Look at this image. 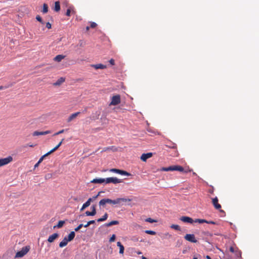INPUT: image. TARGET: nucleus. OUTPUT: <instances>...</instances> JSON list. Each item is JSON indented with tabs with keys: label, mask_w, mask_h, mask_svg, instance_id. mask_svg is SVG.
I'll use <instances>...</instances> for the list:
<instances>
[{
	"label": "nucleus",
	"mask_w": 259,
	"mask_h": 259,
	"mask_svg": "<svg viewBox=\"0 0 259 259\" xmlns=\"http://www.w3.org/2000/svg\"><path fill=\"white\" fill-rule=\"evenodd\" d=\"M219 200L217 197H215L212 199V203L214 208L216 209H220L221 208V205L219 203Z\"/></svg>",
	"instance_id": "9"
},
{
	"label": "nucleus",
	"mask_w": 259,
	"mask_h": 259,
	"mask_svg": "<svg viewBox=\"0 0 259 259\" xmlns=\"http://www.w3.org/2000/svg\"><path fill=\"white\" fill-rule=\"evenodd\" d=\"M28 146H29V147H34V145H33V144H31V145H28Z\"/></svg>",
	"instance_id": "53"
},
{
	"label": "nucleus",
	"mask_w": 259,
	"mask_h": 259,
	"mask_svg": "<svg viewBox=\"0 0 259 259\" xmlns=\"http://www.w3.org/2000/svg\"><path fill=\"white\" fill-rule=\"evenodd\" d=\"M46 27L48 29H51L52 27V25L50 22H47L46 23Z\"/></svg>",
	"instance_id": "42"
},
{
	"label": "nucleus",
	"mask_w": 259,
	"mask_h": 259,
	"mask_svg": "<svg viewBox=\"0 0 259 259\" xmlns=\"http://www.w3.org/2000/svg\"><path fill=\"white\" fill-rule=\"evenodd\" d=\"M91 67L94 68L96 69H104L106 68V66L102 64H92L91 65Z\"/></svg>",
	"instance_id": "16"
},
{
	"label": "nucleus",
	"mask_w": 259,
	"mask_h": 259,
	"mask_svg": "<svg viewBox=\"0 0 259 259\" xmlns=\"http://www.w3.org/2000/svg\"><path fill=\"white\" fill-rule=\"evenodd\" d=\"M145 221L147 222H149V223H153L154 222H156V221L150 218H147L145 220Z\"/></svg>",
	"instance_id": "37"
},
{
	"label": "nucleus",
	"mask_w": 259,
	"mask_h": 259,
	"mask_svg": "<svg viewBox=\"0 0 259 259\" xmlns=\"http://www.w3.org/2000/svg\"><path fill=\"white\" fill-rule=\"evenodd\" d=\"M195 223H198L200 224L206 223L207 224H213V225L216 224V223L213 221H207L204 219H195Z\"/></svg>",
	"instance_id": "12"
},
{
	"label": "nucleus",
	"mask_w": 259,
	"mask_h": 259,
	"mask_svg": "<svg viewBox=\"0 0 259 259\" xmlns=\"http://www.w3.org/2000/svg\"><path fill=\"white\" fill-rule=\"evenodd\" d=\"M93 201V199L92 198H90L87 201V202H88V203L90 205L91 202Z\"/></svg>",
	"instance_id": "45"
},
{
	"label": "nucleus",
	"mask_w": 259,
	"mask_h": 259,
	"mask_svg": "<svg viewBox=\"0 0 259 259\" xmlns=\"http://www.w3.org/2000/svg\"><path fill=\"white\" fill-rule=\"evenodd\" d=\"M92 211H87L85 212V214L87 216H94L96 214V207L95 205H93L91 207Z\"/></svg>",
	"instance_id": "11"
},
{
	"label": "nucleus",
	"mask_w": 259,
	"mask_h": 259,
	"mask_svg": "<svg viewBox=\"0 0 259 259\" xmlns=\"http://www.w3.org/2000/svg\"><path fill=\"white\" fill-rule=\"evenodd\" d=\"M131 200L130 199H126L124 198H118L115 200H112L109 198L106 199H102L101 200L99 203L100 206H103L104 207L105 204H110L112 205H115V204H119L121 202H126L127 201L130 202Z\"/></svg>",
	"instance_id": "1"
},
{
	"label": "nucleus",
	"mask_w": 259,
	"mask_h": 259,
	"mask_svg": "<svg viewBox=\"0 0 259 259\" xmlns=\"http://www.w3.org/2000/svg\"><path fill=\"white\" fill-rule=\"evenodd\" d=\"M220 212H225L223 210H220Z\"/></svg>",
	"instance_id": "56"
},
{
	"label": "nucleus",
	"mask_w": 259,
	"mask_h": 259,
	"mask_svg": "<svg viewBox=\"0 0 259 259\" xmlns=\"http://www.w3.org/2000/svg\"><path fill=\"white\" fill-rule=\"evenodd\" d=\"M48 176H51V175H50V174H48Z\"/></svg>",
	"instance_id": "58"
},
{
	"label": "nucleus",
	"mask_w": 259,
	"mask_h": 259,
	"mask_svg": "<svg viewBox=\"0 0 259 259\" xmlns=\"http://www.w3.org/2000/svg\"><path fill=\"white\" fill-rule=\"evenodd\" d=\"M65 56L63 55H58L54 58V60L56 62H59L61 61L62 60H63L65 58Z\"/></svg>",
	"instance_id": "23"
},
{
	"label": "nucleus",
	"mask_w": 259,
	"mask_h": 259,
	"mask_svg": "<svg viewBox=\"0 0 259 259\" xmlns=\"http://www.w3.org/2000/svg\"><path fill=\"white\" fill-rule=\"evenodd\" d=\"M109 171L110 172H115V173H116L118 174H120L121 175H124V176H131V174L127 172V171L123 170H120L119 169L112 168V169H110L109 170Z\"/></svg>",
	"instance_id": "6"
},
{
	"label": "nucleus",
	"mask_w": 259,
	"mask_h": 259,
	"mask_svg": "<svg viewBox=\"0 0 259 259\" xmlns=\"http://www.w3.org/2000/svg\"><path fill=\"white\" fill-rule=\"evenodd\" d=\"M90 205L88 203V202H85L82 206V207L80 209V211L83 210L85 208L89 206Z\"/></svg>",
	"instance_id": "34"
},
{
	"label": "nucleus",
	"mask_w": 259,
	"mask_h": 259,
	"mask_svg": "<svg viewBox=\"0 0 259 259\" xmlns=\"http://www.w3.org/2000/svg\"><path fill=\"white\" fill-rule=\"evenodd\" d=\"M119 224V222L117 221H112L106 224V227H110L113 225H118Z\"/></svg>",
	"instance_id": "27"
},
{
	"label": "nucleus",
	"mask_w": 259,
	"mask_h": 259,
	"mask_svg": "<svg viewBox=\"0 0 259 259\" xmlns=\"http://www.w3.org/2000/svg\"><path fill=\"white\" fill-rule=\"evenodd\" d=\"M172 169L173 171L177 170L181 172H183L184 173H187L188 172L190 171V170H184V168L180 165H172Z\"/></svg>",
	"instance_id": "10"
},
{
	"label": "nucleus",
	"mask_w": 259,
	"mask_h": 259,
	"mask_svg": "<svg viewBox=\"0 0 259 259\" xmlns=\"http://www.w3.org/2000/svg\"><path fill=\"white\" fill-rule=\"evenodd\" d=\"M117 245L119 247V253L123 254L124 253V247L120 242H117Z\"/></svg>",
	"instance_id": "21"
},
{
	"label": "nucleus",
	"mask_w": 259,
	"mask_h": 259,
	"mask_svg": "<svg viewBox=\"0 0 259 259\" xmlns=\"http://www.w3.org/2000/svg\"><path fill=\"white\" fill-rule=\"evenodd\" d=\"M193 259H197V257H194Z\"/></svg>",
	"instance_id": "57"
},
{
	"label": "nucleus",
	"mask_w": 259,
	"mask_h": 259,
	"mask_svg": "<svg viewBox=\"0 0 259 259\" xmlns=\"http://www.w3.org/2000/svg\"><path fill=\"white\" fill-rule=\"evenodd\" d=\"M50 133H51V131H46L45 132L35 131L32 135L33 136H37L40 135H45Z\"/></svg>",
	"instance_id": "13"
},
{
	"label": "nucleus",
	"mask_w": 259,
	"mask_h": 259,
	"mask_svg": "<svg viewBox=\"0 0 259 259\" xmlns=\"http://www.w3.org/2000/svg\"><path fill=\"white\" fill-rule=\"evenodd\" d=\"M145 233L148 234L154 235L156 234V232L151 230H146Z\"/></svg>",
	"instance_id": "35"
},
{
	"label": "nucleus",
	"mask_w": 259,
	"mask_h": 259,
	"mask_svg": "<svg viewBox=\"0 0 259 259\" xmlns=\"http://www.w3.org/2000/svg\"><path fill=\"white\" fill-rule=\"evenodd\" d=\"M97 24L95 22H92L91 23L90 27L92 28H94L97 26Z\"/></svg>",
	"instance_id": "41"
},
{
	"label": "nucleus",
	"mask_w": 259,
	"mask_h": 259,
	"mask_svg": "<svg viewBox=\"0 0 259 259\" xmlns=\"http://www.w3.org/2000/svg\"><path fill=\"white\" fill-rule=\"evenodd\" d=\"M121 102L120 96L119 95H115L112 97L111 102L110 103V105H117L119 104Z\"/></svg>",
	"instance_id": "5"
},
{
	"label": "nucleus",
	"mask_w": 259,
	"mask_h": 259,
	"mask_svg": "<svg viewBox=\"0 0 259 259\" xmlns=\"http://www.w3.org/2000/svg\"><path fill=\"white\" fill-rule=\"evenodd\" d=\"M90 27H89V26H87V27H86V30H87V31H88V30L90 29Z\"/></svg>",
	"instance_id": "51"
},
{
	"label": "nucleus",
	"mask_w": 259,
	"mask_h": 259,
	"mask_svg": "<svg viewBox=\"0 0 259 259\" xmlns=\"http://www.w3.org/2000/svg\"><path fill=\"white\" fill-rule=\"evenodd\" d=\"M206 258L207 259H211V257H210L209 256H208V255H207V256H206Z\"/></svg>",
	"instance_id": "52"
},
{
	"label": "nucleus",
	"mask_w": 259,
	"mask_h": 259,
	"mask_svg": "<svg viewBox=\"0 0 259 259\" xmlns=\"http://www.w3.org/2000/svg\"><path fill=\"white\" fill-rule=\"evenodd\" d=\"M8 87L0 86V90L7 89Z\"/></svg>",
	"instance_id": "47"
},
{
	"label": "nucleus",
	"mask_w": 259,
	"mask_h": 259,
	"mask_svg": "<svg viewBox=\"0 0 259 259\" xmlns=\"http://www.w3.org/2000/svg\"><path fill=\"white\" fill-rule=\"evenodd\" d=\"M180 220L184 223H188L190 224L195 223V220H193L192 218L187 216H183L180 218Z\"/></svg>",
	"instance_id": "8"
},
{
	"label": "nucleus",
	"mask_w": 259,
	"mask_h": 259,
	"mask_svg": "<svg viewBox=\"0 0 259 259\" xmlns=\"http://www.w3.org/2000/svg\"><path fill=\"white\" fill-rule=\"evenodd\" d=\"M115 238H116V236L115 234H113L112 235V236L110 237V238L109 239V242H114L115 240Z\"/></svg>",
	"instance_id": "38"
},
{
	"label": "nucleus",
	"mask_w": 259,
	"mask_h": 259,
	"mask_svg": "<svg viewBox=\"0 0 259 259\" xmlns=\"http://www.w3.org/2000/svg\"><path fill=\"white\" fill-rule=\"evenodd\" d=\"M50 154H51V153H50V152H48V153L42 156L38 161V163H40L42 161L45 157H46V156H48Z\"/></svg>",
	"instance_id": "32"
},
{
	"label": "nucleus",
	"mask_w": 259,
	"mask_h": 259,
	"mask_svg": "<svg viewBox=\"0 0 259 259\" xmlns=\"http://www.w3.org/2000/svg\"><path fill=\"white\" fill-rule=\"evenodd\" d=\"M105 183L106 184H109L110 183H113V184H117V183H120L122 182V180L118 179L117 178L114 177H111V178H107L106 179H105Z\"/></svg>",
	"instance_id": "4"
},
{
	"label": "nucleus",
	"mask_w": 259,
	"mask_h": 259,
	"mask_svg": "<svg viewBox=\"0 0 259 259\" xmlns=\"http://www.w3.org/2000/svg\"><path fill=\"white\" fill-rule=\"evenodd\" d=\"M59 234L58 233H54L53 234L50 235L48 239V241L52 243L53 242L55 239L58 238L59 237Z\"/></svg>",
	"instance_id": "15"
},
{
	"label": "nucleus",
	"mask_w": 259,
	"mask_h": 259,
	"mask_svg": "<svg viewBox=\"0 0 259 259\" xmlns=\"http://www.w3.org/2000/svg\"><path fill=\"white\" fill-rule=\"evenodd\" d=\"M137 253V254H142V252H141V251H138Z\"/></svg>",
	"instance_id": "54"
},
{
	"label": "nucleus",
	"mask_w": 259,
	"mask_h": 259,
	"mask_svg": "<svg viewBox=\"0 0 259 259\" xmlns=\"http://www.w3.org/2000/svg\"><path fill=\"white\" fill-rule=\"evenodd\" d=\"M40 163H38V162H37L35 165H34V168H36L38 166L39 164Z\"/></svg>",
	"instance_id": "49"
},
{
	"label": "nucleus",
	"mask_w": 259,
	"mask_h": 259,
	"mask_svg": "<svg viewBox=\"0 0 259 259\" xmlns=\"http://www.w3.org/2000/svg\"><path fill=\"white\" fill-rule=\"evenodd\" d=\"M162 170L165 171H173L172 166H170L167 167H162Z\"/></svg>",
	"instance_id": "33"
},
{
	"label": "nucleus",
	"mask_w": 259,
	"mask_h": 259,
	"mask_svg": "<svg viewBox=\"0 0 259 259\" xmlns=\"http://www.w3.org/2000/svg\"><path fill=\"white\" fill-rule=\"evenodd\" d=\"M80 113V112H77L74 113L72 114L69 116V117L67 118V122H71L73 119L76 118L79 114Z\"/></svg>",
	"instance_id": "17"
},
{
	"label": "nucleus",
	"mask_w": 259,
	"mask_h": 259,
	"mask_svg": "<svg viewBox=\"0 0 259 259\" xmlns=\"http://www.w3.org/2000/svg\"><path fill=\"white\" fill-rule=\"evenodd\" d=\"M109 63L111 65H114V64H115V61H114V60L113 59H111L110 60H109Z\"/></svg>",
	"instance_id": "43"
},
{
	"label": "nucleus",
	"mask_w": 259,
	"mask_h": 259,
	"mask_svg": "<svg viewBox=\"0 0 259 259\" xmlns=\"http://www.w3.org/2000/svg\"><path fill=\"white\" fill-rule=\"evenodd\" d=\"M108 218V214L107 213H105L104 215L101 218L97 220L98 222H103L107 219Z\"/></svg>",
	"instance_id": "28"
},
{
	"label": "nucleus",
	"mask_w": 259,
	"mask_h": 259,
	"mask_svg": "<svg viewBox=\"0 0 259 259\" xmlns=\"http://www.w3.org/2000/svg\"><path fill=\"white\" fill-rule=\"evenodd\" d=\"M13 161V157L11 156L0 159V167L6 165Z\"/></svg>",
	"instance_id": "3"
},
{
	"label": "nucleus",
	"mask_w": 259,
	"mask_h": 259,
	"mask_svg": "<svg viewBox=\"0 0 259 259\" xmlns=\"http://www.w3.org/2000/svg\"><path fill=\"white\" fill-rule=\"evenodd\" d=\"M170 228L171 229H175L176 230H178V231H180L181 230L180 227L179 225H178L172 224V225H171L170 226Z\"/></svg>",
	"instance_id": "31"
},
{
	"label": "nucleus",
	"mask_w": 259,
	"mask_h": 259,
	"mask_svg": "<svg viewBox=\"0 0 259 259\" xmlns=\"http://www.w3.org/2000/svg\"><path fill=\"white\" fill-rule=\"evenodd\" d=\"M65 224L64 221H59L58 224L56 226H55L54 228L57 227L58 228H60L63 227L64 224Z\"/></svg>",
	"instance_id": "29"
},
{
	"label": "nucleus",
	"mask_w": 259,
	"mask_h": 259,
	"mask_svg": "<svg viewBox=\"0 0 259 259\" xmlns=\"http://www.w3.org/2000/svg\"><path fill=\"white\" fill-rule=\"evenodd\" d=\"M68 242H69V241H68V240L67 239V237H65L63 239V240L61 242H60L59 247L62 248V247L65 246L66 245H67Z\"/></svg>",
	"instance_id": "19"
},
{
	"label": "nucleus",
	"mask_w": 259,
	"mask_h": 259,
	"mask_svg": "<svg viewBox=\"0 0 259 259\" xmlns=\"http://www.w3.org/2000/svg\"><path fill=\"white\" fill-rule=\"evenodd\" d=\"M230 251L231 252H233L234 251V248H233V247H231L230 248Z\"/></svg>",
	"instance_id": "48"
},
{
	"label": "nucleus",
	"mask_w": 259,
	"mask_h": 259,
	"mask_svg": "<svg viewBox=\"0 0 259 259\" xmlns=\"http://www.w3.org/2000/svg\"><path fill=\"white\" fill-rule=\"evenodd\" d=\"M60 10V5L59 1H57L55 3L54 10L56 12H58Z\"/></svg>",
	"instance_id": "25"
},
{
	"label": "nucleus",
	"mask_w": 259,
	"mask_h": 259,
	"mask_svg": "<svg viewBox=\"0 0 259 259\" xmlns=\"http://www.w3.org/2000/svg\"><path fill=\"white\" fill-rule=\"evenodd\" d=\"M90 225L88 224V222L87 223V224L84 225L83 226L85 228L88 227Z\"/></svg>",
	"instance_id": "50"
},
{
	"label": "nucleus",
	"mask_w": 259,
	"mask_h": 259,
	"mask_svg": "<svg viewBox=\"0 0 259 259\" xmlns=\"http://www.w3.org/2000/svg\"><path fill=\"white\" fill-rule=\"evenodd\" d=\"M87 109H88V108H87V107H86V108L84 109V111H83V112H87Z\"/></svg>",
	"instance_id": "55"
},
{
	"label": "nucleus",
	"mask_w": 259,
	"mask_h": 259,
	"mask_svg": "<svg viewBox=\"0 0 259 259\" xmlns=\"http://www.w3.org/2000/svg\"><path fill=\"white\" fill-rule=\"evenodd\" d=\"M82 226H83L82 224H80L76 228H75L74 230L76 232L78 231L82 228Z\"/></svg>",
	"instance_id": "40"
},
{
	"label": "nucleus",
	"mask_w": 259,
	"mask_h": 259,
	"mask_svg": "<svg viewBox=\"0 0 259 259\" xmlns=\"http://www.w3.org/2000/svg\"><path fill=\"white\" fill-rule=\"evenodd\" d=\"M48 12V6L47 4H44V5H43V8H42V12L44 14H46V13H47Z\"/></svg>",
	"instance_id": "30"
},
{
	"label": "nucleus",
	"mask_w": 259,
	"mask_h": 259,
	"mask_svg": "<svg viewBox=\"0 0 259 259\" xmlns=\"http://www.w3.org/2000/svg\"><path fill=\"white\" fill-rule=\"evenodd\" d=\"M75 234L74 232H71L68 235V237H67L68 241H71V240H72L75 237Z\"/></svg>",
	"instance_id": "24"
},
{
	"label": "nucleus",
	"mask_w": 259,
	"mask_h": 259,
	"mask_svg": "<svg viewBox=\"0 0 259 259\" xmlns=\"http://www.w3.org/2000/svg\"><path fill=\"white\" fill-rule=\"evenodd\" d=\"M64 132H65V130L63 129V130H61V131H59V132H57V133H55V134H54V136H57V135H59V134H62V133H63Z\"/></svg>",
	"instance_id": "39"
},
{
	"label": "nucleus",
	"mask_w": 259,
	"mask_h": 259,
	"mask_svg": "<svg viewBox=\"0 0 259 259\" xmlns=\"http://www.w3.org/2000/svg\"><path fill=\"white\" fill-rule=\"evenodd\" d=\"M36 19L38 21L40 22L41 23H42V24L44 23V22L42 21V18H41V17L39 15H37L36 16Z\"/></svg>",
	"instance_id": "36"
},
{
	"label": "nucleus",
	"mask_w": 259,
	"mask_h": 259,
	"mask_svg": "<svg viewBox=\"0 0 259 259\" xmlns=\"http://www.w3.org/2000/svg\"><path fill=\"white\" fill-rule=\"evenodd\" d=\"M71 13L72 14L75 13L74 8L73 7H69L67 10L66 15L67 16H70Z\"/></svg>",
	"instance_id": "20"
},
{
	"label": "nucleus",
	"mask_w": 259,
	"mask_h": 259,
	"mask_svg": "<svg viewBox=\"0 0 259 259\" xmlns=\"http://www.w3.org/2000/svg\"><path fill=\"white\" fill-rule=\"evenodd\" d=\"M64 139H63L53 149H52L51 150H50L49 152H50V153H52L53 152H55L56 150H57L60 146L61 145H62L63 142L64 141Z\"/></svg>",
	"instance_id": "22"
},
{
	"label": "nucleus",
	"mask_w": 259,
	"mask_h": 259,
	"mask_svg": "<svg viewBox=\"0 0 259 259\" xmlns=\"http://www.w3.org/2000/svg\"><path fill=\"white\" fill-rule=\"evenodd\" d=\"M101 193V192H99L98 194L96 196H94L93 197L92 199L93 200H95L98 198V197L100 195V194Z\"/></svg>",
	"instance_id": "44"
},
{
	"label": "nucleus",
	"mask_w": 259,
	"mask_h": 259,
	"mask_svg": "<svg viewBox=\"0 0 259 259\" xmlns=\"http://www.w3.org/2000/svg\"><path fill=\"white\" fill-rule=\"evenodd\" d=\"M152 156V153H144L141 156V159L143 161H146L147 159L150 158Z\"/></svg>",
	"instance_id": "14"
},
{
	"label": "nucleus",
	"mask_w": 259,
	"mask_h": 259,
	"mask_svg": "<svg viewBox=\"0 0 259 259\" xmlns=\"http://www.w3.org/2000/svg\"><path fill=\"white\" fill-rule=\"evenodd\" d=\"M91 183L94 184H101L105 182V179L103 178H96L91 181Z\"/></svg>",
	"instance_id": "18"
},
{
	"label": "nucleus",
	"mask_w": 259,
	"mask_h": 259,
	"mask_svg": "<svg viewBox=\"0 0 259 259\" xmlns=\"http://www.w3.org/2000/svg\"><path fill=\"white\" fill-rule=\"evenodd\" d=\"M95 223V221L94 220H92V221L88 222V224L90 225L94 224Z\"/></svg>",
	"instance_id": "46"
},
{
	"label": "nucleus",
	"mask_w": 259,
	"mask_h": 259,
	"mask_svg": "<svg viewBox=\"0 0 259 259\" xmlns=\"http://www.w3.org/2000/svg\"><path fill=\"white\" fill-rule=\"evenodd\" d=\"M64 81H65V78L63 77H61L59 79H58V80L55 83H54V84L55 85H59L61 84H62L63 82H64Z\"/></svg>",
	"instance_id": "26"
},
{
	"label": "nucleus",
	"mask_w": 259,
	"mask_h": 259,
	"mask_svg": "<svg viewBox=\"0 0 259 259\" xmlns=\"http://www.w3.org/2000/svg\"><path fill=\"white\" fill-rule=\"evenodd\" d=\"M184 238L188 241L192 243H196L197 240L195 238V235L191 234H187L185 236Z\"/></svg>",
	"instance_id": "7"
},
{
	"label": "nucleus",
	"mask_w": 259,
	"mask_h": 259,
	"mask_svg": "<svg viewBox=\"0 0 259 259\" xmlns=\"http://www.w3.org/2000/svg\"><path fill=\"white\" fill-rule=\"evenodd\" d=\"M29 246L23 247L22 249L18 251L15 256V258H20L24 256L29 251Z\"/></svg>",
	"instance_id": "2"
}]
</instances>
